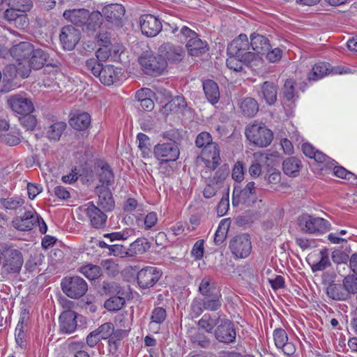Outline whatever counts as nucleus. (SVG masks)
I'll return each mask as SVG.
<instances>
[{
    "label": "nucleus",
    "mask_w": 357,
    "mask_h": 357,
    "mask_svg": "<svg viewBox=\"0 0 357 357\" xmlns=\"http://www.w3.org/2000/svg\"><path fill=\"white\" fill-rule=\"evenodd\" d=\"M0 263L3 273L6 274L19 273L24 264L22 253L13 246L1 243Z\"/></svg>",
    "instance_id": "nucleus-2"
},
{
    "label": "nucleus",
    "mask_w": 357,
    "mask_h": 357,
    "mask_svg": "<svg viewBox=\"0 0 357 357\" xmlns=\"http://www.w3.org/2000/svg\"><path fill=\"white\" fill-rule=\"evenodd\" d=\"M91 226L95 229H102L105 227L107 219V215L93 202H89L86 209Z\"/></svg>",
    "instance_id": "nucleus-22"
},
{
    "label": "nucleus",
    "mask_w": 357,
    "mask_h": 357,
    "mask_svg": "<svg viewBox=\"0 0 357 357\" xmlns=\"http://www.w3.org/2000/svg\"><path fill=\"white\" fill-rule=\"evenodd\" d=\"M153 153L155 157L160 160V164L176 161L180 155V151L177 144L167 142L158 144L154 146Z\"/></svg>",
    "instance_id": "nucleus-14"
},
{
    "label": "nucleus",
    "mask_w": 357,
    "mask_h": 357,
    "mask_svg": "<svg viewBox=\"0 0 357 357\" xmlns=\"http://www.w3.org/2000/svg\"><path fill=\"white\" fill-rule=\"evenodd\" d=\"M255 185V182L250 181L243 190L239 191L240 194H241V198H246V201L248 202V204L255 202L256 188Z\"/></svg>",
    "instance_id": "nucleus-49"
},
{
    "label": "nucleus",
    "mask_w": 357,
    "mask_h": 357,
    "mask_svg": "<svg viewBox=\"0 0 357 357\" xmlns=\"http://www.w3.org/2000/svg\"><path fill=\"white\" fill-rule=\"evenodd\" d=\"M191 342L202 348H208L210 345V339L203 333L197 332L190 337Z\"/></svg>",
    "instance_id": "nucleus-55"
},
{
    "label": "nucleus",
    "mask_w": 357,
    "mask_h": 357,
    "mask_svg": "<svg viewBox=\"0 0 357 357\" xmlns=\"http://www.w3.org/2000/svg\"><path fill=\"white\" fill-rule=\"evenodd\" d=\"M7 102L11 109L20 115L33 113L35 110L31 99L28 98L26 94L11 96Z\"/></svg>",
    "instance_id": "nucleus-16"
},
{
    "label": "nucleus",
    "mask_w": 357,
    "mask_h": 357,
    "mask_svg": "<svg viewBox=\"0 0 357 357\" xmlns=\"http://www.w3.org/2000/svg\"><path fill=\"white\" fill-rule=\"evenodd\" d=\"M125 303V298L119 294L117 296H111L106 300L104 303V307L108 311H118L123 307Z\"/></svg>",
    "instance_id": "nucleus-43"
},
{
    "label": "nucleus",
    "mask_w": 357,
    "mask_h": 357,
    "mask_svg": "<svg viewBox=\"0 0 357 357\" xmlns=\"http://www.w3.org/2000/svg\"><path fill=\"white\" fill-rule=\"evenodd\" d=\"M254 158L255 160L249 168V173L251 176L257 177L261 174V165L259 161L263 160V159H268V157L262 153L257 152L254 153Z\"/></svg>",
    "instance_id": "nucleus-45"
},
{
    "label": "nucleus",
    "mask_w": 357,
    "mask_h": 357,
    "mask_svg": "<svg viewBox=\"0 0 357 357\" xmlns=\"http://www.w3.org/2000/svg\"><path fill=\"white\" fill-rule=\"evenodd\" d=\"M326 294L335 301H346L349 297L343 282L342 284L331 283L326 288Z\"/></svg>",
    "instance_id": "nucleus-31"
},
{
    "label": "nucleus",
    "mask_w": 357,
    "mask_h": 357,
    "mask_svg": "<svg viewBox=\"0 0 357 357\" xmlns=\"http://www.w3.org/2000/svg\"><path fill=\"white\" fill-rule=\"evenodd\" d=\"M150 243L145 238H139L130 244L128 251L129 257H134L138 254H143L150 248Z\"/></svg>",
    "instance_id": "nucleus-37"
},
{
    "label": "nucleus",
    "mask_w": 357,
    "mask_h": 357,
    "mask_svg": "<svg viewBox=\"0 0 357 357\" xmlns=\"http://www.w3.org/2000/svg\"><path fill=\"white\" fill-rule=\"evenodd\" d=\"M321 256V259L312 266L313 271H320L326 268L331 265L330 260L327 254L326 250H321L320 251Z\"/></svg>",
    "instance_id": "nucleus-58"
},
{
    "label": "nucleus",
    "mask_w": 357,
    "mask_h": 357,
    "mask_svg": "<svg viewBox=\"0 0 357 357\" xmlns=\"http://www.w3.org/2000/svg\"><path fill=\"white\" fill-rule=\"evenodd\" d=\"M63 292L69 298L77 299L88 290L86 282L79 276L66 277L61 283Z\"/></svg>",
    "instance_id": "nucleus-9"
},
{
    "label": "nucleus",
    "mask_w": 357,
    "mask_h": 357,
    "mask_svg": "<svg viewBox=\"0 0 357 357\" xmlns=\"http://www.w3.org/2000/svg\"><path fill=\"white\" fill-rule=\"evenodd\" d=\"M86 68L95 77H98L101 83L110 86L119 80L122 75L121 69L112 65L103 66L97 59H87Z\"/></svg>",
    "instance_id": "nucleus-3"
},
{
    "label": "nucleus",
    "mask_w": 357,
    "mask_h": 357,
    "mask_svg": "<svg viewBox=\"0 0 357 357\" xmlns=\"http://www.w3.org/2000/svg\"><path fill=\"white\" fill-rule=\"evenodd\" d=\"M229 248L234 257L237 259L248 257L252 251L250 235L242 234L235 236L230 240Z\"/></svg>",
    "instance_id": "nucleus-12"
},
{
    "label": "nucleus",
    "mask_w": 357,
    "mask_h": 357,
    "mask_svg": "<svg viewBox=\"0 0 357 357\" xmlns=\"http://www.w3.org/2000/svg\"><path fill=\"white\" fill-rule=\"evenodd\" d=\"M24 203V199L20 197H8L1 199V205L6 209L15 210L21 207Z\"/></svg>",
    "instance_id": "nucleus-54"
},
{
    "label": "nucleus",
    "mask_w": 357,
    "mask_h": 357,
    "mask_svg": "<svg viewBox=\"0 0 357 357\" xmlns=\"http://www.w3.org/2000/svg\"><path fill=\"white\" fill-rule=\"evenodd\" d=\"M250 47L259 56L260 54H264L271 50V43L269 39L261 34L253 33L250 35Z\"/></svg>",
    "instance_id": "nucleus-27"
},
{
    "label": "nucleus",
    "mask_w": 357,
    "mask_h": 357,
    "mask_svg": "<svg viewBox=\"0 0 357 357\" xmlns=\"http://www.w3.org/2000/svg\"><path fill=\"white\" fill-rule=\"evenodd\" d=\"M97 175L100 183H102L100 185H105L108 188L114 182L113 170L107 163H104L100 166Z\"/></svg>",
    "instance_id": "nucleus-35"
},
{
    "label": "nucleus",
    "mask_w": 357,
    "mask_h": 357,
    "mask_svg": "<svg viewBox=\"0 0 357 357\" xmlns=\"http://www.w3.org/2000/svg\"><path fill=\"white\" fill-rule=\"evenodd\" d=\"M259 96L264 99L268 105H273L277 100L278 88L272 82L266 81L260 86Z\"/></svg>",
    "instance_id": "nucleus-28"
},
{
    "label": "nucleus",
    "mask_w": 357,
    "mask_h": 357,
    "mask_svg": "<svg viewBox=\"0 0 357 357\" xmlns=\"http://www.w3.org/2000/svg\"><path fill=\"white\" fill-rule=\"evenodd\" d=\"M258 62H247L244 61L243 58L240 56L229 55L227 59V66L234 71L241 72L243 70V66L246 65L250 67L257 66Z\"/></svg>",
    "instance_id": "nucleus-38"
},
{
    "label": "nucleus",
    "mask_w": 357,
    "mask_h": 357,
    "mask_svg": "<svg viewBox=\"0 0 357 357\" xmlns=\"http://www.w3.org/2000/svg\"><path fill=\"white\" fill-rule=\"evenodd\" d=\"M49 54L39 47H34L33 52L26 61L27 66H22L19 68L17 71L24 78L28 77L32 70H38L43 68L45 66L46 67L52 66L55 68V71H58L59 66L56 63H48Z\"/></svg>",
    "instance_id": "nucleus-4"
},
{
    "label": "nucleus",
    "mask_w": 357,
    "mask_h": 357,
    "mask_svg": "<svg viewBox=\"0 0 357 357\" xmlns=\"http://www.w3.org/2000/svg\"><path fill=\"white\" fill-rule=\"evenodd\" d=\"M69 123L75 130H84L91 124V116L86 112L78 113L70 119Z\"/></svg>",
    "instance_id": "nucleus-34"
},
{
    "label": "nucleus",
    "mask_w": 357,
    "mask_h": 357,
    "mask_svg": "<svg viewBox=\"0 0 357 357\" xmlns=\"http://www.w3.org/2000/svg\"><path fill=\"white\" fill-rule=\"evenodd\" d=\"M213 334L215 338L221 343L231 344L236 340V331L234 324L225 317H221Z\"/></svg>",
    "instance_id": "nucleus-13"
},
{
    "label": "nucleus",
    "mask_w": 357,
    "mask_h": 357,
    "mask_svg": "<svg viewBox=\"0 0 357 357\" xmlns=\"http://www.w3.org/2000/svg\"><path fill=\"white\" fill-rule=\"evenodd\" d=\"M344 285L346 287L348 295L357 293V275H349L343 280Z\"/></svg>",
    "instance_id": "nucleus-57"
},
{
    "label": "nucleus",
    "mask_w": 357,
    "mask_h": 357,
    "mask_svg": "<svg viewBox=\"0 0 357 357\" xmlns=\"http://www.w3.org/2000/svg\"><path fill=\"white\" fill-rule=\"evenodd\" d=\"M245 135L250 142L261 148L268 146L273 139V132L264 124L256 121L245 127Z\"/></svg>",
    "instance_id": "nucleus-6"
},
{
    "label": "nucleus",
    "mask_w": 357,
    "mask_h": 357,
    "mask_svg": "<svg viewBox=\"0 0 357 357\" xmlns=\"http://www.w3.org/2000/svg\"><path fill=\"white\" fill-rule=\"evenodd\" d=\"M105 18L109 22L120 27L123 25L122 19L125 15V8L121 4L112 3L102 8Z\"/></svg>",
    "instance_id": "nucleus-19"
},
{
    "label": "nucleus",
    "mask_w": 357,
    "mask_h": 357,
    "mask_svg": "<svg viewBox=\"0 0 357 357\" xmlns=\"http://www.w3.org/2000/svg\"><path fill=\"white\" fill-rule=\"evenodd\" d=\"M250 49V45L247 35L241 33L228 45L227 52L228 55L243 58L244 61L260 62L261 56L251 52Z\"/></svg>",
    "instance_id": "nucleus-5"
},
{
    "label": "nucleus",
    "mask_w": 357,
    "mask_h": 357,
    "mask_svg": "<svg viewBox=\"0 0 357 357\" xmlns=\"http://www.w3.org/2000/svg\"><path fill=\"white\" fill-rule=\"evenodd\" d=\"M167 317V312L165 308L162 307H155L151 313V323L162 324Z\"/></svg>",
    "instance_id": "nucleus-59"
},
{
    "label": "nucleus",
    "mask_w": 357,
    "mask_h": 357,
    "mask_svg": "<svg viewBox=\"0 0 357 357\" xmlns=\"http://www.w3.org/2000/svg\"><path fill=\"white\" fill-rule=\"evenodd\" d=\"M158 52L167 63L169 62L170 63L180 62L185 55V52L182 47L174 45L169 43L162 44L159 47Z\"/></svg>",
    "instance_id": "nucleus-17"
},
{
    "label": "nucleus",
    "mask_w": 357,
    "mask_h": 357,
    "mask_svg": "<svg viewBox=\"0 0 357 357\" xmlns=\"http://www.w3.org/2000/svg\"><path fill=\"white\" fill-rule=\"evenodd\" d=\"M98 197L97 204L105 211H110L114 208V200L109 188L97 185L94 190Z\"/></svg>",
    "instance_id": "nucleus-24"
},
{
    "label": "nucleus",
    "mask_w": 357,
    "mask_h": 357,
    "mask_svg": "<svg viewBox=\"0 0 357 357\" xmlns=\"http://www.w3.org/2000/svg\"><path fill=\"white\" fill-rule=\"evenodd\" d=\"M114 326V324L111 322H106L105 324H102L99 327H98L96 329H95V332L97 333V335L100 337V339L102 340H108L109 337L112 335L113 333V329Z\"/></svg>",
    "instance_id": "nucleus-52"
},
{
    "label": "nucleus",
    "mask_w": 357,
    "mask_h": 357,
    "mask_svg": "<svg viewBox=\"0 0 357 357\" xmlns=\"http://www.w3.org/2000/svg\"><path fill=\"white\" fill-rule=\"evenodd\" d=\"M139 62L144 73L151 76L162 74L167 68V61L160 54L156 56L151 52H144L139 58Z\"/></svg>",
    "instance_id": "nucleus-7"
},
{
    "label": "nucleus",
    "mask_w": 357,
    "mask_h": 357,
    "mask_svg": "<svg viewBox=\"0 0 357 357\" xmlns=\"http://www.w3.org/2000/svg\"><path fill=\"white\" fill-rule=\"evenodd\" d=\"M296 82L292 79H287L282 88V94L284 100L290 103H293L298 98L296 91Z\"/></svg>",
    "instance_id": "nucleus-39"
},
{
    "label": "nucleus",
    "mask_w": 357,
    "mask_h": 357,
    "mask_svg": "<svg viewBox=\"0 0 357 357\" xmlns=\"http://www.w3.org/2000/svg\"><path fill=\"white\" fill-rule=\"evenodd\" d=\"M109 255H112L116 257H129L128 248H125L122 245L115 244L111 245L109 248Z\"/></svg>",
    "instance_id": "nucleus-61"
},
{
    "label": "nucleus",
    "mask_w": 357,
    "mask_h": 357,
    "mask_svg": "<svg viewBox=\"0 0 357 357\" xmlns=\"http://www.w3.org/2000/svg\"><path fill=\"white\" fill-rule=\"evenodd\" d=\"M66 123L63 121L56 122L51 125L47 135L49 139L59 140L66 128Z\"/></svg>",
    "instance_id": "nucleus-44"
},
{
    "label": "nucleus",
    "mask_w": 357,
    "mask_h": 357,
    "mask_svg": "<svg viewBox=\"0 0 357 357\" xmlns=\"http://www.w3.org/2000/svg\"><path fill=\"white\" fill-rule=\"evenodd\" d=\"M220 319L221 316L206 313L198 321L197 326L206 333H214V330L217 327Z\"/></svg>",
    "instance_id": "nucleus-29"
},
{
    "label": "nucleus",
    "mask_w": 357,
    "mask_h": 357,
    "mask_svg": "<svg viewBox=\"0 0 357 357\" xmlns=\"http://www.w3.org/2000/svg\"><path fill=\"white\" fill-rule=\"evenodd\" d=\"M1 141L8 146H16L21 142L20 132L17 129H12L9 133L1 135Z\"/></svg>",
    "instance_id": "nucleus-47"
},
{
    "label": "nucleus",
    "mask_w": 357,
    "mask_h": 357,
    "mask_svg": "<svg viewBox=\"0 0 357 357\" xmlns=\"http://www.w3.org/2000/svg\"><path fill=\"white\" fill-rule=\"evenodd\" d=\"M302 167L301 160L296 157H289L282 163L284 173L292 177H296L299 174Z\"/></svg>",
    "instance_id": "nucleus-30"
},
{
    "label": "nucleus",
    "mask_w": 357,
    "mask_h": 357,
    "mask_svg": "<svg viewBox=\"0 0 357 357\" xmlns=\"http://www.w3.org/2000/svg\"><path fill=\"white\" fill-rule=\"evenodd\" d=\"M68 350L71 357H90L83 342H73L70 343Z\"/></svg>",
    "instance_id": "nucleus-46"
},
{
    "label": "nucleus",
    "mask_w": 357,
    "mask_h": 357,
    "mask_svg": "<svg viewBox=\"0 0 357 357\" xmlns=\"http://www.w3.org/2000/svg\"><path fill=\"white\" fill-rule=\"evenodd\" d=\"M229 227V220L223 219L220 221L214 236V242L216 245H221L225 241Z\"/></svg>",
    "instance_id": "nucleus-40"
},
{
    "label": "nucleus",
    "mask_w": 357,
    "mask_h": 357,
    "mask_svg": "<svg viewBox=\"0 0 357 357\" xmlns=\"http://www.w3.org/2000/svg\"><path fill=\"white\" fill-rule=\"evenodd\" d=\"M140 27L143 34L148 37H154L161 31L162 25L158 17L147 14L141 16Z\"/></svg>",
    "instance_id": "nucleus-18"
},
{
    "label": "nucleus",
    "mask_w": 357,
    "mask_h": 357,
    "mask_svg": "<svg viewBox=\"0 0 357 357\" xmlns=\"http://www.w3.org/2000/svg\"><path fill=\"white\" fill-rule=\"evenodd\" d=\"M40 220L39 215L32 211H26L22 216L13 220V227L20 231L31 230Z\"/></svg>",
    "instance_id": "nucleus-23"
},
{
    "label": "nucleus",
    "mask_w": 357,
    "mask_h": 357,
    "mask_svg": "<svg viewBox=\"0 0 357 357\" xmlns=\"http://www.w3.org/2000/svg\"><path fill=\"white\" fill-rule=\"evenodd\" d=\"M298 225L305 233H324L329 229L330 223L325 219L303 214L298 218Z\"/></svg>",
    "instance_id": "nucleus-10"
},
{
    "label": "nucleus",
    "mask_w": 357,
    "mask_h": 357,
    "mask_svg": "<svg viewBox=\"0 0 357 357\" xmlns=\"http://www.w3.org/2000/svg\"><path fill=\"white\" fill-rule=\"evenodd\" d=\"M128 335L127 331L122 329H113L112 335L108 339V347L109 352L112 354L116 353L121 340Z\"/></svg>",
    "instance_id": "nucleus-36"
},
{
    "label": "nucleus",
    "mask_w": 357,
    "mask_h": 357,
    "mask_svg": "<svg viewBox=\"0 0 357 357\" xmlns=\"http://www.w3.org/2000/svg\"><path fill=\"white\" fill-rule=\"evenodd\" d=\"M221 294L215 292L211 296L203 298H195L190 305L191 313L196 317L202 314L204 310L215 312L222 306Z\"/></svg>",
    "instance_id": "nucleus-8"
},
{
    "label": "nucleus",
    "mask_w": 357,
    "mask_h": 357,
    "mask_svg": "<svg viewBox=\"0 0 357 357\" xmlns=\"http://www.w3.org/2000/svg\"><path fill=\"white\" fill-rule=\"evenodd\" d=\"M330 64L328 63L320 62L316 63L312 70V73L309 75V79L317 80L321 79L329 73Z\"/></svg>",
    "instance_id": "nucleus-41"
},
{
    "label": "nucleus",
    "mask_w": 357,
    "mask_h": 357,
    "mask_svg": "<svg viewBox=\"0 0 357 357\" xmlns=\"http://www.w3.org/2000/svg\"><path fill=\"white\" fill-rule=\"evenodd\" d=\"M195 145L202 148L201 155L207 167L214 170L220 165V148L216 142H213L211 134L208 132H202L196 137Z\"/></svg>",
    "instance_id": "nucleus-1"
},
{
    "label": "nucleus",
    "mask_w": 357,
    "mask_h": 357,
    "mask_svg": "<svg viewBox=\"0 0 357 357\" xmlns=\"http://www.w3.org/2000/svg\"><path fill=\"white\" fill-rule=\"evenodd\" d=\"M35 46L29 41H20L14 44L10 49V55L19 62L26 61L33 51Z\"/></svg>",
    "instance_id": "nucleus-20"
},
{
    "label": "nucleus",
    "mask_w": 357,
    "mask_h": 357,
    "mask_svg": "<svg viewBox=\"0 0 357 357\" xmlns=\"http://www.w3.org/2000/svg\"><path fill=\"white\" fill-rule=\"evenodd\" d=\"M139 142L138 147L143 154L148 153L150 151V139L144 133H139L137 136Z\"/></svg>",
    "instance_id": "nucleus-62"
},
{
    "label": "nucleus",
    "mask_w": 357,
    "mask_h": 357,
    "mask_svg": "<svg viewBox=\"0 0 357 357\" xmlns=\"http://www.w3.org/2000/svg\"><path fill=\"white\" fill-rule=\"evenodd\" d=\"M273 337L275 344L278 348L280 346H284V344L288 342L287 334L282 328H276L273 331Z\"/></svg>",
    "instance_id": "nucleus-60"
},
{
    "label": "nucleus",
    "mask_w": 357,
    "mask_h": 357,
    "mask_svg": "<svg viewBox=\"0 0 357 357\" xmlns=\"http://www.w3.org/2000/svg\"><path fill=\"white\" fill-rule=\"evenodd\" d=\"M77 314L75 312L68 310L63 312L59 317V331L62 333L70 334L77 328Z\"/></svg>",
    "instance_id": "nucleus-25"
},
{
    "label": "nucleus",
    "mask_w": 357,
    "mask_h": 357,
    "mask_svg": "<svg viewBox=\"0 0 357 357\" xmlns=\"http://www.w3.org/2000/svg\"><path fill=\"white\" fill-rule=\"evenodd\" d=\"M59 38L64 49L72 50L79 40V31L73 25L65 26L61 29Z\"/></svg>",
    "instance_id": "nucleus-21"
},
{
    "label": "nucleus",
    "mask_w": 357,
    "mask_h": 357,
    "mask_svg": "<svg viewBox=\"0 0 357 357\" xmlns=\"http://www.w3.org/2000/svg\"><path fill=\"white\" fill-rule=\"evenodd\" d=\"M32 113H27L23 114L20 117L19 121L21 125L24 127L27 130H33L37 124V119Z\"/></svg>",
    "instance_id": "nucleus-56"
},
{
    "label": "nucleus",
    "mask_w": 357,
    "mask_h": 357,
    "mask_svg": "<svg viewBox=\"0 0 357 357\" xmlns=\"http://www.w3.org/2000/svg\"><path fill=\"white\" fill-rule=\"evenodd\" d=\"M79 271L90 280L98 278L102 274L101 268L91 264L80 267Z\"/></svg>",
    "instance_id": "nucleus-42"
},
{
    "label": "nucleus",
    "mask_w": 357,
    "mask_h": 357,
    "mask_svg": "<svg viewBox=\"0 0 357 357\" xmlns=\"http://www.w3.org/2000/svg\"><path fill=\"white\" fill-rule=\"evenodd\" d=\"M331 257L333 261L338 264H345L349 259V255L340 250H334Z\"/></svg>",
    "instance_id": "nucleus-64"
},
{
    "label": "nucleus",
    "mask_w": 357,
    "mask_h": 357,
    "mask_svg": "<svg viewBox=\"0 0 357 357\" xmlns=\"http://www.w3.org/2000/svg\"><path fill=\"white\" fill-rule=\"evenodd\" d=\"M121 287L115 282L104 281L102 284L100 292L106 295H119L121 294Z\"/></svg>",
    "instance_id": "nucleus-50"
},
{
    "label": "nucleus",
    "mask_w": 357,
    "mask_h": 357,
    "mask_svg": "<svg viewBox=\"0 0 357 357\" xmlns=\"http://www.w3.org/2000/svg\"><path fill=\"white\" fill-rule=\"evenodd\" d=\"M103 13L99 11H93L89 13V17L87 20L86 28L89 30L95 31L97 28H99L102 23Z\"/></svg>",
    "instance_id": "nucleus-48"
},
{
    "label": "nucleus",
    "mask_w": 357,
    "mask_h": 357,
    "mask_svg": "<svg viewBox=\"0 0 357 357\" xmlns=\"http://www.w3.org/2000/svg\"><path fill=\"white\" fill-rule=\"evenodd\" d=\"M162 274L161 270L157 267L146 266L137 273V284L141 289H149L158 282Z\"/></svg>",
    "instance_id": "nucleus-15"
},
{
    "label": "nucleus",
    "mask_w": 357,
    "mask_h": 357,
    "mask_svg": "<svg viewBox=\"0 0 357 357\" xmlns=\"http://www.w3.org/2000/svg\"><path fill=\"white\" fill-rule=\"evenodd\" d=\"M238 105L241 112L245 116L252 117L259 112V104L253 98H245L240 100Z\"/></svg>",
    "instance_id": "nucleus-32"
},
{
    "label": "nucleus",
    "mask_w": 357,
    "mask_h": 357,
    "mask_svg": "<svg viewBox=\"0 0 357 357\" xmlns=\"http://www.w3.org/2000/svg\"><path fill=\"white\" fill-rule=\"evenodd\" d=\"M204 240H199L194 244L191 255L195 259L199 260L202 258L204 250Z\"/></svg>",
    "instance_id": "nucleus-63"
},
{
    "label": "nucleus",
    "mask_w": 357,
    "mask_h": 357,
    "mask_svg": "<svg viewBox=\"0 0 357 357\" xmlns=\"http://www.w3.org/2000/svg\"><path fill=\"white\" fill-rule=\"evenodd\" d=\"M203 89L207 100L211 104L218 102L220 98L219 87L213 80H205L203 82Z\"/></svg>",
    "instance_id": "nucleus-33"
},
{
    "label": "nucleus",
    "mask_w": 357,
    "mask_h": 357,
    "mask_svg": "<svg viewBox=\"0 0 357 357\" xmlns=\"http://www.w3.org/2000/svg\"><path fill=\"white\" fill-rule=\"evenodd\" d=\"M215 289L214 285L211 283V279L209 277H204L199 286V291L203 297L215 294L213 292Z\"/></svg>",
    "instance_id": "nucleus-51"
},
{
    "label": "nucleus",
    "mask_w": 357,
    "mask_h": 357,
    "mask_svg": "<svg viewBox=\"0 0 357 357\" xmlns=\"http://www.w3.org/2000/svg\"><path fill=\"white\" fill-rule=\"evenodd\" d=\"M180 31L183 36L188 38L186 43V48L191 56H197L208 50L207 43L199 38L196 32L185 26H182Z\"/></svg>",
    "instance_id": "nucleus-11"
},
{
    "label": "nucleus",
    "mask_w": 357,
    "mask_h": 357,
    "mask_svg": "<svg viewBox=\"0 0 357 357\" xmlns=\"http://www.w3.org/2000/svg\"><path fill=\"white\" fill-rule=\"evenodd\" d=\"M229 174V167L227 165L225 164L219 167L215 172L213 178L211 180V182L213 183V184L219 185L227 178Z\"/></svg>",
    "instance_id": "nucleus-53"
},
{
    "label": "nucleus",
    "mask_w": 357,
    "mask_h": 357,
    "mask_svg": "<svg viewBox=\"0 0 357 357\" xmlns=\"http://www.w3.org/2000/svg\"><path fill=\"white\" fill-rule=\"evenodd\" d=\"M64 18L77 26L86 24L89 17V11L84 8L66 10L63 14Z\"/></svg>",
    "instance_id": "nucleus-26"
}]
</instances>
